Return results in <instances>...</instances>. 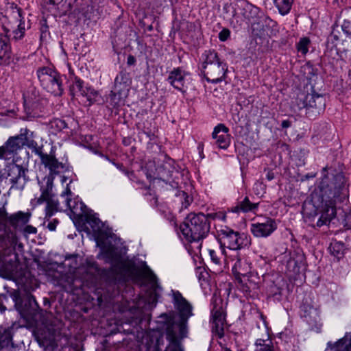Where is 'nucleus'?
<instances>
[{"mask_svg": "<svg viewBox=\"0 0 351 351\" xmlns=\"http://www.w3.org/2000/svg\"><path fill=\"white\" fill-rule=\"evenodd\" d=\"M230 30L228 28H223L218 35V38L220 41L225 42L226 41L230 36Z\"/></svg>", "mask_w": 351, "mask_h": 351, "instance_id": "obj_50", "label": "nucleus"}, {"mask_svg": "<svg viewBox=\"0 0 351 351\" xmlns=\"http://www.w3.org/2000/svg\"><path fill=\"white\" fill-rule=\"evenodd\" d=\"M259 203H252L250 202L248 197H245L244 199L238 202V204L232 208L233 213H248L254 212L258 208Z\"/></svg>", "mask_w": 351, "mask_h": 351, "instance_id": "obj_27", "label": "nucleus"}, {"mask_svg": "<svg viewBox=\"0 0 351 351\" xmlns=\"http://www.w3.org/2000/svg\"><path fill=\"white\" fill-rule=\"evenodd\" d=\"M291 122L289 120H283L281 123V126L282 128H288L291 127Z\"/></svg>", "mask_w": 351, "mask_h": 351, "instance_id": "obj_60", "label": "nucleus"}, {"mask_svg": "<svg viewBox=\"0 0 351 351\" xmlns=\"http://www.w3.org/2000/svg\"><path fill=\"white\" fill-rule=\"evenodd\" d=\"M187 322L188 319H180L178 323L172 321L169 322L167 327L172 326L173 324L174 327L173 329L177 333V329L179 330L180 337L181 339L185 337L186 336L187 333Z\"/></svg>", "mask_w": 351, "mask_h": 351, "instance_id": "obj_38", "label": "nucleus"}, {"mask_svg": "<svg viewBox=\"0 0 351 351\" xmlns=\"http://www.w3.org/2000/svg\"><path fill=\"white\" fill-rule=\"evenodd\" d=\"M254 351H275L274 343L269 338L257 339L254 343Z\"/></svg>", "mask_w": 351, "mask_h": 351, "instance_id": "obj_34", "label": "nucleus"}, {"mask_svg": "<svg viewBox=\"0 0 351 351\" xmlns=\"http://www.w3.org/2000/svg\"><path fill=\"white\" fill-rule=\"evenodd\" d=\"M3 173L0 176L1 179H9L12 184L11 189L23 190L29 181L27 176L28 172V162L15 159L14 161L5 165Z\"/></svg>", "mask_w": 351, "mask_h": 351, "instance_id": "obj_7", "label": "nucleus"}, {"mask_svg": "<svg viewBox=\"0 0 351 351\" xmlns=\"http://www.w3.org/2000/svg\"><path fill=\"white\" fill-rule=\"evenodd\" d=\"M77 0H64V3L66 4L69 8H72Z\"/></svg>", "mask_w": 351, "mask_h": 351, "instance_id": "obj_62", "label": "nucleus"}, {"mask_svg": "<svg viewBox=\"0 0 351 351\" xmlns=\"http://www.w3.org/2000/svg\"><path fill=\"white\" fill-rule=\"evenodd\" d=\"M14 306L24 319H34L40 310L34 296L31 294H27L23 298L14 295Z\"/></svg>", "mask_w": 351, "mask_h": 351, "instance_id": "obj_11", "label": "nucleus"}, {"mask_svg": "<svg viewBox=\"0 0 351 351\" xmlns=\"http://www.w3.org/2000/svg\"><path fill=\"white\" fill-rule=\"evenodd\" d=\"M301 318L308 326L309 330L319 333L323 324L320 317L319 306L313 298L311 294L306 295L300 306Z\"/></svg>", "mask_w": 351, "mask_h": 351, "instance_id": "obj_9", "label": "nucleus"}, {"mask_svg": "<svg viewBox=\"0 0 351 351\" xmlns=\"http://www.w3.org/2000/svg\"><path fill=\"white\" fill-rule=\"evenodd\" d=\"M219 248L217 249V251H219V254H221V258L223 256H226V248H227L226 246H222L221 245L219 244Z\"/></svg>", "mask_w": 351, "mask_h": 351, "instance_id": "obj_59", "label": "nucleus"}, {"mask_svg": "<svg viewBox=\"0 0 351 351\" xmlns=\"http://www.w3.org/2000/svg\"><path fill=\"white\" fill-rule=\"evenodd\" d=\"M235 5L237 8L242 10L241 14L245 17H249V16L247 14V11L254 14H256L258 12V8L252 5L247 0H237Z\"/></svg>", "mask_w": 351, "mask_h": 351, "instance_id": "obj_32", "label": "nucleus"}, {"mask_svg": "<svg viewBox=\"0 0 351 351\" xmlns=\"http://www.w3.org/2000/svg\"><path fill=\"white\" fill-rule=\"evenodd\" d=\"M83 97L86 98L88 101V106H91L95 102H99L101 97L99 92L90 86H88V87L85 88V93Z\"/></svg>", "mask_w": 351, "mask_h": 351, "instance_id": "obj_36", "label": "nucleus"}, {"mask_svg": "<svg viewBox=\"0 0 351 351\" xmlns=\"http://www.w3.org/2000/svg\"><path fill=\"white\" fill-rule=\"evenodd\" d=\"M229 129L223 123H219L215 127L212 136L216 140L217 145L223 149H226L230 144Z\"/></svg>", "mask_w": 351, "mask_h": 351, "instance_id": "obj_18", "label": "nucleus"}, {"mask_svg": "<svg viewBox=\"0 0 351 351\" xmlns=\"http://www.w3.org/2000/svg\"><path fill=\"white\" fill-rule=\"evenodd\" d=\"M51 128L56 132H60L64 129L68 128L67 123L61 119H54L51 121Z\"/></svg>", "mask_w": 351, "mask_h": 351, "instance_id": "obj_44", "label": "nucleus"}, {"mask_svg": "<svg viewBox=\"0 0 351 351\" xmlns=\"http://www.w3.org/2000/svg\"><path fill=\"white\" fill-rule=\"evenodd\" d=\"M282 289L275 284L270 285L267 291L268 296L272 298L275 301H280L282 298Z\"/></svg>", "mask_w": 351, "mask_h": 351, "instance_id": "obj_40", "label": "nucleus"}, {"mask_svg": "<svg viewBox=\"0 0 351 351\" xmlns=\"http://www.w3.org/2000/svg\"><path fill=\"white\" fill-rule=\"evenodd\" d=\"M40 39L45 38L48 35H49V27L47 24V21L45 20L41 23V26L40 28Z\"/></svg>", "mask_w": 351, "mask_h": 351, "instance_id": "obj_49", "label": "nucleus"}, {"mask_svg": "<svg viewBox=\"0 0 351 351\" xmlns=\"http://www.w3.org/2000/svg\"><path fill=\"white\" fill-rule=\"evenodd\" d=\"M277 229V224L274 219L267 217L262 222L251 224L250 230L256 237H267Z\"/></svg>", "mask_w": 351, "mask_h": 351, "instance_id": "obj_16", "label": "nucleus"}, {"mask_svg": "<svg viewBox=\"0 0 351 351\" xmlns=\"http://www.w3.org/2000/svg\"><path fill=\"white\" fill-rule=\"evenodd\" d=\"M37 232L36 228L31 226L27 225L23 229V234L25 236H27L31 234H36Z\"/></svg>", "mask_w": 351, "mask_h": 351, "instance_id": "obj_53", "label": "nucleus"}, {"mask_svg": "<svg viewBox=\"0 0 351 351\" xmlns=\"http://www.w3.org/2000/svg\"><path fill=\"white\" fill-rule=\"evenodd\" d=\"M86 223L90 226L95 236H98L103 228L102 221L95 215H89L86 216Z\"/></svg>", "mask_w": 351, "mask_h": 351, "instance_id": "obj_33", "label": "nucleus"}, {"mask_svg": "<svg viewBox=\"0 0 351 351\" xmlns=\"http://www.w3.org/2000/svg\"><path fill=\"white\" fill-rule=\"evenodd\" d=\"M344 205H342L341 210H337V214L334 216L331 221L337 218L338 221L341 223L344 227L347 229L351 228V210L347 212V209L343 208Z\"/></svg>", "mask_w": 351, "mask_h": 351, "instance_id": "obj_29", "label": "nucleus"}, {"mask_svg": "<svg viewBox=\"0 0 351 351\" xmlns=\"http://www.w3.org/2000/svg\"><path fill=\"white\" fill-rule=\"evenodd\" d=\"M338 32H336L335 29H333L330 35L328 37V40H330L332 43L337 42L339 40V36L337 34Z\"/></svg>", "mask_w": 351, "mask_h": 351, "instance_id": "obj_55", "label": "nucleus"}, {"mask_svg": "<svg viewBox=\"0 0 351 351\" xmlns=\"http://www.w3.org/2000/svg\"><path fill=\"white\" fill-rule=\"evenodd\" d=\"M66 207L69 208L71 211L74 214L77 213L78 206H80V209L81 210H82L83 207L85 206V205L82 202L80 203L73 202L70 198H66Z\"/></svg>", "mask_w": 351, "mask_h": 351, "instance_id": "obj_45", "label": "nucleus"}, {"mask_svg": "<svg viewBox=\"0 0 351 351\" xmlns=\"http://www.w3.org/2000/svg\"><path fill=\"white\" fill-rule=\"evenodd\" d=\"M185 72L181 68H174L169 74L167 82L176 89L184 92Z\"/></svg>", "mask_w": 351, "mask_h": 351, "instance_id": "obj_19", "label": "nucleus"}, {"mask_svg": "<svg viewBox=\"0 0 351 351\" xmlns=\"http://www.w3.org/2000/svg\"><path fill=\"white\" fill-rule=\"evenodd\" d=\"M173 324L166 329L167 339L169 343L166 348V351H183L181 343L178 339L176 331L173 329Z\"/></svg>", "mask_w": 351, "mask_h": 351, "instance_id": "obj_25", "label": "nucleus"}, {"mask_svg": "<svg viewBox=\"0 0 351 351\" xmlns=\"http://www.w3.org/2000/svg\"><path fill=\"white\" fill-rule=\"evenodd\" d=\"M324 351H351V334L346 333L343 338L335 343L328 342Z\"/></svg>", "mask_w": 351, "mask_h": 351, "instance_id": "obj_24", "label": "nucleus"}, {"mask_svg": "<svg viewBox=\"0 0 351 351\" xmlns=\"http://www.w3.org/2000/svg\"><path fill=\"white\" fill-rule=\"evenodd\" d=\"M17 243L16 233L9 228H5L0 233V248L5 250L10 248H14Z\"/></svg>", "mask_w": 351, "mask_h": 351, "instance_id": "obj_22", "label": "nucleus"}, {"mask_svg": "<svg viewBox=\"0 0 351 351\" xmlns=\"http://www.w3.org/2000/svg\"><path fill=\"white\" fill-rule=\"evenodd\" d=\"M301 72L306 80H311L314 76L317 75V69L314 68L312 64L307 62L302 66Z\"/></svg>", "mask_w": 351, "mask_h": 351, "instance_id": "obj_39", "label": "nucleus"}, {"mask_svg": "<svg viewBox=\"0 0 351 351\" xmlns=\"http://www.w3.org/2000/svg\"><path fill=\"white\" fill-rule=\"evenodd\" d=\"M97 244L101 249L104 255L110 261H116L118 258V255L114 246L109 245L106 247L104 243L99 241L97 242Z\"/></svg>", "mask_w": 351, "mask_h": 351, "instance_id": "obj_37", "label": "nucleus"}, {"mask_svg": "<svg viewBox=\"0 0 351 351\" xmlns=\"http://www.w3.org/2000/svg\"><path fill=\"white\" fill-rule=\"evenodd\" d=\"M23 148L22 141L17 134L10 136L3 145L0 146V159L3 160L12 159V161H14L15 159L21 160L18 154Z\"/></svg>", "mask_w": 351, "mask_h": 351, "instance_id": "obj_12", "label": "nucleus"}, {"mask_svg": "<svg viewBox=\"0 0 351 351\" xmlns=\"http://www.w3.org/2000/svg\"><path fill=\"white\" fill-rule=\"evenodd\" d=\"M180 230L189 243L199 242L210 232V222L202 213H189L180 226Z\"/></svg>", "mask_w": 351, "mask_h": 351, "instance_id": "obj_3", "label": "nucleus"}, {"mask_svg": "<svg viewBox=\"0 0 351 351\" xmlns=\"http://www.w3.org/2000/svg\"><path fill=\"white\" fill-rule=\"evenodd\" d=\"M136 58L132 55H129L127 58V64L129 66L134 65L136 64Z\"/></svg>", "mask_w": 351, "mask_h": 351, "instance_id": "obj_56", "label": "nucleus"}, {"mask_svg": "<svg viewBox=\"0 0 351 351\" xmlns=\"http://www.w3.org/2000/svg\"><path fill=\"white\" fill-rule=\"evenodd\" d=\"M0 20V65H9L13 62L12 44L21 42L30 25L25 23L22 9L14 3L11 5L6 14Z\"/></svg>", "mask_w": 351, "mask_h": 351, "instance_id": "obj_2", "label": "nucleus"}, {"mask_svg": "<svg viewBox=\"0 0 351 351\" xmlns=\"http://www.w3.org/2000/svg\"><path fill=\"white\" fill-rule=\"evenodd\" d=\"M236 261L232 267V271L238 276H242L245 278L250 272L251 267L247 263L246 258L239 252L232 256Z\"/></svg>", "mask_w": 351, "mask_h": 351, "instance_id": "obj_23", "label": "nucleus"}, {"mask_svg": "<svg viewBox=\"0 0 351 351\" xmlns=\"http://www.w3.org/2000/svg\"><path fill=\"white\" fill-rule=\"evenodd\" d=\"M17 136L22 141L23 147H27L31 149L32 153L38 155L43 151V145L39 146L38 143L36 141L37 134L35 132L32 131L27 128H21L19 134H17Z\"/></svg>", "mask_w": 351, "mask_h": 351, "instance_id": "obj_17", "label": "nucleus"}, {"mask_svg": "<svg viewBox=\"0 0 351 351\" xmlns=\"http://www.w3.org/2000/svg\"><path fill=\"white\" fill-rule=\"evenodd\" d=\"M225 322V314L221 310L217 309L212 313V331L219 338H222L224 335Z\"/></svg>", "mask_w": 351, "mask_h": 351, "instance_id": "obj_20", "label": "nucleus"}, {"mask_svg": "<svg viewBox=\"0 0 351 351\" xmlns=\"http://www.w3.org/2000/svg\"><path fill=\"white\" fill-rule=\"evenodd\" d=\"M44 202H46L45 220L49 221L50 218L59 210V202L55 197L46 199Z\"/></svg>", "mask_w": 351, "mask_h": 351, "instance_id": "obj_30", "label": "nucleus"}, {"mask_svg": "<svg viewBox=\"0 0 351 351\" xmlns=\"http://www.w3.org/2000/svg\"><path fill=\"white\" fill-rule=\"evenodd\" d=\"M53 180L54 178L52 176H47L44 178L45 185L42 184L40 186L41 195L36 200L37 204H42L46 199L55 197V194L53 193Z\"/></svg>", "mask_w": 351, "mask_h": 351, "instance_id": "obj_21", "label": "nucleus"}, {"mask_svg": "<svg viewBox=\"0 0 351 351\" xmlns=\"http://www.w3.org/2000/svg\"><path fill=\"white\" fill-rule=\"evenodd\" d=\"M343 33L351 39V19H345L341 25Z\"/></svg>", "mask_w": 351, "mask_h": 351, "instance_id": "obj_48", "label": "nucleus"}, {"mask_svg": "<svg viewBox=\"0 0 351 351\" xmlns=\"http://www.w3.org/2000/svg\"><path fill=\"white\" fill-rule=\"evenodd\" d=\"M32 213L29 211H18L9 215L5 206L0 207V225L1 221L8 223L12 227L16 229L19 226L26 225L30 220Z\"/></svg>", "mask_w": 351, "mask_h": 351, "instance_id": "obj_13", "label": "nucleus"}, {"mask_svg": "<svg viewBox=\"0 0 351 351\" xmlns=\"http://www.w3.org/2000/svg\"><path fill=\"white\" fill-rule=\"evenodd\" d=\"M172 302L179 313L180 319H189L193 315L192 305L184 298L179 291H171Z\"/></svg>", "mask_w": 351, "mask_h": 351, "instance_id": "obj_15", "label": "nucleus"}, {"mask_svg": "<svg viewBox=\"0 0 351 351\" xmlns=\"http://www.w3.org/2000/svg\"><path fill=\"white\" fill-rule=\"evenodd\" d=\"M130 73L125 70H121L114 79V83L109 97L110 104L113 108L118 107L124 102L129 92L131 84Z\"/></svg>", "mask_w": 351, "mask_h": 351, "instance_id": "obj_10", "label": "nucleus"}, {"mask_svg": "<svg viewBox=\"0 0 351 351\" xmlns=\"http://www.w3.org/2000/svg\"><path fill=\"white\" fill-rule=\"evenodd\" d=\"M311 43V40L308 37L301 38L299 42L297 43V49L298 52H300L302 55H306L308 51V46Z\"/></svg>", "mask_w": 351, "mask_h": 351, "instance_id": "obj_42", "label": "nucleus"}, {"mask_svg": "<svg viewBox=\"0 0 351 351\" xmlns=\"http://www.w3.org/2000/svg\"><path fill=\"white\" fill-rule=\"evenodd\" d=\"M302 262L296 261L294 258H290L287 262V267L290 271L297 274L301 272Z\"/></svg>", "mask_w": 351, "mask_h": 351, "instance_id": "obj_43", "label": "nucleus"}, {"mask_svg": "<svg viewBox=\"0 0 351 351\" xmlns=\"http://www.w3.org/2000/svg\"><path fill=\"white\" fill-rule=\"evenodd\" d=\"M41 163L45 168L49 170L48 176H52L54 178L55 176L59 174L61 171L68 170V166L66 163L59 162L56 156L52 154L51 152L50 154H44L43 151L40 154H38Z\"/></svg>", "mask_w": 351, "mask_h": 351, "instance_id": "obj_14", "label": "nucleus"}, {"mask_svg": "<svg viewBox=\"0 0 351 351\" xmlns=\"http://www.w3.org/2000/svg\"><path fill=\"white\" fill-rule=\"evenodd\" d=\"M202 73L206 80L211 84H218L226 78L227 64L222 60L215 50H206L202 54Z\"/></svg>", "mask_w": 351, "mask_h": 351, "instance_id": "obj_4", "label": "nucleus"}, {"mask_svg": "<svg viewBox=\"0 0 351 351\" xmlns=\"http://www.w3.org/2000/svg\"><path fill=\"white\" fill-rule=\"evenodd\" d=\"M217 239L219 244L236 251L249 247L251 244L250 237L245 233L235 231L227 226H221L217 231Z\"/></svg>", "mask_w": 351, "mask_h": 351, "instance_id": "obj_8", "label": "nucleus"}, {"mask_svg": "<svg viewBox=\"0 0 351 351\" xmlns=\"http://www.w3.org/2000/svg\"><path fill=\"white\" fill-rule=\"evenodd\" d=\"M88 84L85 85L84 82L77 76H75L70 86L71 94L73 96L82 95L85 93V88L88 87Z\"/></svg>", "mask_w": 351, "mask_h": 351, "instance_id": "obj_31", "label": "nucleus"}, {"mask_svg": "<svg viewBox=\"0 0 351 351\" xmlns=\"http://www.w3.org/2000/svg\"><path fill=\"white\" fill-rule=\"evenodd\" d=\"M36 74L41 86L48 93L55 96H61L63 94V81L66 77L64 75L49 66L38 68Z\"/></svg>", "mask_w": 351, "mask_h": 351, "instance_id": "obj_6", "label": "nucleus"}, {"mask_svg": "<svg viewBox=\"0 0 351 351\" xmlns=\"http://www.w3.org/2000/svg\"><path fill=\"white\" fill-rule=\"evenodd\" d=\"M208 252L211 261L216 265H221L222 258L221 254H219V251L214 249H208Z\"/></svg>", "mask_w": 351, "mask_h": 351, "instance_id": "obj_46", "label": "nucleus"}, {"mask_svg": "<svg viewBox=\"0 0 351 351\" xmlns=\"http://www.w3.org/2000/svg\"><path fill=\"white\" fill-rule=\"evenodd\" d=\"M343 247L342 243L335 242L330 244L329 250L334 256L339 259L343 255Z\"/></svg>", "mask_w": 351, "mask_h": 351, "instance_id": "obj_41", "label": "nucleus"}, {"mask_svg": "<svg viewBox=\"0 0 351 351\" xmlns=\"http://www.w3.org/2000/svg\"><path fill=\"white\" fill-rule=\"evenodd\" d=\"M239 282L241 286V289L243 292L249 293L251 292V291L250 290V287L247 285V282L245 280V277L243 278V279H241Z\"/></svg>", "mask_w": 351, "mask_h": 351, "instance_id": "obj_52", "label": "nucleus"}, {"mask_svg": "<svg viewBox=\"0 0 351 351\" xmlns=\"http://www.w3.org/2000/svg\"><path fill=\"white\" fill-rule=\"evenodd\" d=\"M12 337V328H0V350L9 349L14 347Z\"/></svg>", "mask_w": 351, "mask_h": 351, "instance_id": "obj_26", "label": "nucleus"}, {"mask_svg": "<svg viewBox=\"0 0 351 351\" xmlns=\"http://www.w3.org/2000/svg\"><path fill=\"white\" fill-rule=\"evenodd\" d=\"M49 2L50 4L55 5L64 3V0H49Z\"/></svg>", "mask_w": 351, "mask_h": 351, "instance_id": "obj_64", "label": "nucleus"}, {"mask_svg": "<svg viewBox=\"0 0 351 351\" xmlns=\"http://www.w3.org/2000/svg\"><path fill=\"white\" fill-rule=\"evenodd\" d=\"M173 162V160L167 161L158 167L157 173L159 180L166 183L169 181L174 170V167L172 165Z\"/></svg>", "mask_w": 351, "mask_h": 351, "instance_id": "obj_28", "label": "nucleus"}, {"mask_svg": "<svg viewBox=\"0 0 351 351\" xmlns=\"http://www.w3.org/2000/svg\"><path fill=\"white\" fill-rule=\"evenodd\" d=\"M275 178V174L273 171H269L267 174H266V178L269 180V181H271L272 180H274Z\"/></svg>", "mask_w": 351, "mask_h": 351, "instance_id": "obj_61", "label": "nucleus"}, {"mask_svg": "<svg viewBox=\"0 0 351 351\" xmlns=\"http://www.w3.org/2000/svg\"><path fill=\"white\" fill-rule=\"evenodd\" d=\"M59 223V221L57 219H53L51 221H49L47 226V228L50 231H54L56 229L57 225Z\"/></svg>", "mask_w": 351, "mask_h": 351, "instance_id": "obj_54", "label": "nucleus"}, {"mask_svg": "<svg viewBox=\"0 0 351 351\" xmlns=\"http://www.w3.org/2000/svg\"><path fill=\"white\" fill-rule=\"evenodd\" d=\"M176 195L180 197L182 206L184 208H187L192 202V198L190 197L188 194L183 191H178Z\"/></svg>", "mask_w": 351, "mask_h": 351, "instance_id": "obj_47", "label": "nucleus"}, {"mask_svg": "<svg viewBox=\"0 0 351 351\" xmlns=\"http://www.w3.org/2000/svg\"><path fill=\"white\" fill-rule=\"evenodd\" d=\"M349 179L344 173L332 167H324L313 195L320 212L317 226L327 225L349 197Z\"/></svg>", "mask_w": 351, "mask_h": 351, "instance_id": "obj_1", "label": "nucleus"}, {"mask_svg": "<svg viewBox=\"0 0 351 351\" xmlns=\"http://www.w3.org/2000/svg\"><path fill=\"white\" fill-rule=\"evenodd\" d=\"M294 110L306 109L309 118H315L323 112L326 108V99L320 94L300 93L293 101Z\"/></svg>", "mask_w": 351, "mask_h": 351, "instance_id": "obj_5", "label": "nucleus"}, {"mask_svg": "<svg viewBox=\"0 0 351 351\" xmlns=\"http://www.w3.org/2000/svg\"><path fill=\"white\" fill-rule=\"evenodd\" d=\"M71 195V191L69 186V184H67L65 191L62 193L61 196Z\"/></svg>", "mask_w": 351, "mask_h": 351, "instance_id": "obj_63", "label": "nucleus"}, {"mask_svg": "<svg viewBox=\"0 0 351 351\" xmlns=\"http://www.w3.org/2000/svg\"><path fill=\"white\" fill-rule=\"evenodd\" d=\"M205 217H206L207 219L210 221L211 219H215L217 217H219V215L218 213H212L205 215Z\"/></svg>", "mask_w": 351, "mask_h": 351, "instance_id": "obj_57", "label": "nucleus"}, {"mask_svg": "<svg viewBox=\"0 0 351 351\" xmlns=\"http://www.w3.org/2000/svg\"><path fill=\"white\" fill-rule=\"evenodd\" d=\"M276 8L279 13L282 15H287L291 11L293 0H273Z\"/></svg>", "mask_w": 351, "mask_h": 351, "instance_id": "obj_35", "label": "nucleus"}, {"mask_svg": "<svg viewBox=\"0 0 351 351\" xmlns=\"http://www.w3.org/2000/svg\"><path fill=\"white\" fill-rule=\"evenodd\" d=\"M245 280L247 282V285L248 287H250V290L252 291V290L256 289V285L255 282H254L253 281L249 280V278L247 277V276H245Z\"/></svg>", "mask_w": 351, "mask_h": 351, "instance_id": "obj_58", "label": "nucleus"}, {"mask_svg": "<svg viewBox=\"0 0 351 351\" xmlns=\"http://www.w3.org/2000/svg\"><path fill=\"white\" fill-rule=\"evenodd\" d=\"M115 167L127 176H134V171H129L122 164L114 163Z\"/></svg>", "mask_w": 351, "mask_h": 351, "instance_id": "obj_51", "label": "nucleus"}]
</instances>
